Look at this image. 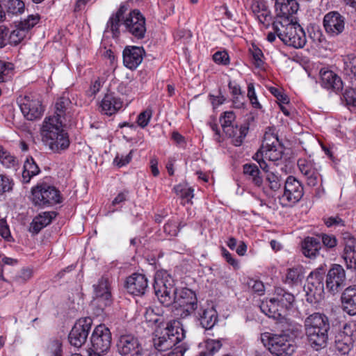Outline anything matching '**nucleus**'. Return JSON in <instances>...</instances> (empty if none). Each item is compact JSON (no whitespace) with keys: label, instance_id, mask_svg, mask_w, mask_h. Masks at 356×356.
Segmentation results:
<instances>
[{"label":"nucleus","instance_id":"22","mask_svg":"<svg viewBox=\"0 0 356 356\" xmlns=\"http://www.w3.org/2000/svg\"><path fill=\"white\" fill-rule=\"evenodd\" d=\"M321 86L335 92H339L343 89V82L341 78L330 70L321 71Z\"/></svg>","mask_w":356,"mask_h":356},{"label":"nucleus","instance_id":"61","mask_svg":"<svg viewBox=\"0 0 356 356\" xmlns=\"http://www.w3.org/2000/svg\"><path fill=\"white\" fill-rule=\"evenodd\" d=\"M39 220L40 218H34L30 224L29 231L33 235L38 234L44 227H46L44 225V223Z\"/></svg>","mask_w":356,"mask_h":356},{"label":"nucleus","instance_id":"4","mask_svg":"<svg viewBox=\"0 0 356 356\" xmlns=\"http://www.w3.org/2000/svg\"><path fill=\"white\" fill-rule=\"evenodd\" d=\"M306 336L311 346L318 350L326 346L330 329L328 318L323 314L314 313L305 320Z\"/></svg>","mask_w":356,"mask_h":356},{"label":"nucleus","instance_id":"26","mask_svg":"<svg viewBox=\"0 0 356 356\" xmlns=\"http://www.w3.org/2000/svg\"><path fill=\"white\" fill-rule=\"evenodd\" d=\"M122 106V102L113 93L106 94L100 104L101 112L107 115H112Z\"/></svg>","mask_w":356,"mask_h":356},{"label":"nucleus","instance_id":"42","mask_svg":"<svg viewBox=\"0 0 356 356\" xmlns=\"http://www.w3.org/2000/svg\"><path fill=\"white\" fill-rule=\"evenodd\" d=\"M317 236L323 245L327 250H333L337 245V239L332 234H320Z\"/></svg>","mask_w":356,"mask_h":356},{"label":"nucleus","instance_id":"40","mask_svg":"<svg viewBox=\"0 0 356 356\" xmlns=\"http://www.w3.org/2000/svg\"><path fill=\"white\" fill-rule=\"evenodd\" d=\"M71 102L68 97H61L58 98L55 104V114L56 115L65 119L66 110Z\"/></svg>","mask_w":356,"mask_h":356},{"label":"nucleus","instance_id":"54","mask_svg":"<svg viewBox=\"0 0 356 356\" xmlns=\"http://www.w3.org/2000/svg\"><path fill=\"white\" fill-rule=\"evenodd\" d=\"M152 111L151 109H146L141 112L137 118V123L140 127H145L147 125L149 120L152 118Z\"/></svg>","mask_w":356,"mask_h":356},{"label":"nucleus","instance_id":"8","mask_svg":"<svg viewBox=\"0 0 356 356\" xmlns=\"http://www.w3.org/2000/svg\"><path fill=\"white\" fill-rule=\"evenodd\" d=\"M17 102L23 115L28 120L40 119L44 112V106L38 95L29 94L19 96Z\"/></svg>","mask_w":356,"mask_h":356},{"label":"nucleus","instance_id":"50","mask_svg":"<svg viewBox=\"0 0 356 356\" xmlns=\"http://www.w3.org/2000/svg\"><path fill=\"white\" fill-rule=\"evenodd\" d=\"M250 51L254 60V65L256 67H261L264 64L263 58L264 54L262 51L258 48L256 45H252L250 49Z\"/></svg>","mask_w":356,"mask_h":356},{"label":"nucleus","instance_id":"39","mask_svg":"<svg viewBox=\"0 0 356 356\" xmlns=\"http://www.w3.org/2000/svg\"><path fill=\"white\" fill-rule=\"evenodd\" d=\"M0 162L6 168L14 167L17 164V159L2 146H0Z\"/></svg>","mask_w":356,"mask_h":356},{"label":"nucleus","instance_id":"41","mask_svg":"<svg viewBox=\"0 0 356 356\" xmlns=\"http://www.w3.org/2000/svg\"><path fill=\"white\" fill-rule=\"evenodd\" d=\"M300 172L305 176L316 170L313 162L306 158H300L297 162Z\"/></svg>","mask_w":356,"mask_h":356},{"label":"nucleus","instance_id":"7","mask_svg":"<svg viewBox=\"0 0 356 356\" xmlns=\"http://www.w3.org/2000/svg\"><path fill=\"white\" fill-rule=\"evenodd\" d=\"M62 201L60 192L55 186L42 184L32 188V202L35 206L52 207Z\"/></svg>","mask_w":356,"mask_h":356},{"label":"nucleus","instance_id":"14","mask_svg":"<svg viewBox=\"0 0 356 356\" xmlns=\"http://www.w3.org/2000/svg\"><path fill=\"white\" fill-rule=\"evenodd\" d=\"M265 157L271 161H277L282 159L284 152V144L279 135H264Z\"/></svg>","mask_w":356,"mask_h":356},{"label":"nucleus","instance_id":"31","mask_svg":"<svg viewBox=\"0 0 356 356\" xmlns=\"http://www.w3.org/2000/svg\"><path fill=\"white\" fill-rule=\"evenodd\" d=\"M200 321L202 327L211 329L218 322V313L214 307L204 309L200 314Z\"/></svg>","mask_w":356,"mask_h":356},{"label":"nucleus","instance_id":"37","mask_svg":"<svg viewBox=\"0 0 356 356\" xmlns=\"http://www.w3.org/2000/svg\"><path fill=\"white\" fill-rule=\"evenodd\" d=\"M342 242L344 245L343 253H348L356 251V238L349 232L341 233Z\"/></svg>","mask_w":356,"mask_h":356},{"label":"nucleus","instance_id":"9","mask_svg":"<svg viewBox=\"0 0 356 356\" xmlns=\"http://www.w3.org/2000/svg\"><path fill=\"white\" fill-rule=\"evenodd\" d=\"M304 195L303 186L293 176H289L285 182L284 193L279 197L280 203L283 207H293L298 202Z\"/></svg>","mask_w":356,"mask_h":356},{"label":"nucleus","instance_id":"53","mask_svg":"<svg viewBox=\"0 0 356 356\" xmlns=\"http://www.w3.org/2000/svg\"><path fill=\"white\" fill-rule=\"evenodd\" d=\"M342 258L345 261L348 268L356 270V251L350 253H342Z\"/></svg>","mask_w":356,"mask_h":356},{"label":"nucleus","instance_id":"63","mask_svg":"<svg viewBox=\"0 0 356 356\" xmlns=\"http://www.w3.org/2000/svg\"><path fill=\"white\" fill-rule=\"evenodd\" d=\"M344 97L348 105L356 107V88L347 90L344 94Z\"/></svg>","mask_w":356,"mask_h":356},{"label":"nucleus","instance_id":"5","mask_svg":"<svg viewBox=\"0 0 356 356\" xmlns=\"http://www.w3.org/2000/svg\"><path fill=\"white\" fill-rule=\"evenodd\" d=\"M273 28L278 38L286 45L296 49L302 48L307 42L306 35L298 23H286L275 21L273 23Z\"/></svg>","mask_w":356,"mask_h":356},{"label":"nucleus","instance_id":"13","mask_svg":"<svg viewBox=\"0 0 356 356\" xmlns=\"http://www.w3.org/2000/svg\"><path fill=\"white\" fill-rule=\"evenodd\" d=\"M92 348L95 351L107 352L111 343V334L104 325L95 327L91 336Z\"/></svg>","mask_w":356,"mask_h":356},{"label":"nucleus","instance_id":"11","mask_svg":"<svg viewBox=\"0 0 356 356\" xmlns=\"http://www.w3.org/2000/svg\"><path fill=\"white\" fill-rule=\"evenodd\" d=\"M116 346L121 356H143L145 353L138 338L132 334H121Z\"/></svg>","mask_w":356,"mask_h":356},{"label":"nucleus","instance_id":"1","mask_svg":"<svg viewBox=\"0 0 356 356\" xmlns=\"http://www.w3.org/2000/svg\"><path fill=\"white\" fill-rule=\"evenodd\" d=\"M153 287L159 301L165 307L172 306L177 317L185 318L197 307L195 293L188 288L177 289L175 280L165 270L156 273Z\"/></svg>","mask_w":356,"mask_h":356},{"label":"nucleus","instance_id":"24","mask_svg":"<svg viewBox=\"0 0 356 356\" xmlns=\"http://www.w3.org/2000/svg\"><path fill=\"white\" fill-rule=\"evenodd\" d=\"M63 118L56 115L46 117L43 121L41 131L46 134H63L65 131Z\"/></svg>","mask_w":356,"mask_h":356},{"label":"nucleus","instance_id":"51","mask_svg":"<svg viewBox=\"0 0 356 356\" xmlns=\"http://www.w3.org/2000/svg\"><path fill=\"white\" fill-rule=\"evenodd\" d=\"M213 61L219 65H227L229 64V56L225 51H218L213 55Z\"/></svg>","mask_w":356,"mask_h":356},{"label":"nucleus","instance_id":"2","mask_svg":"<svg viewBox=\"0 0 356 356\" xmlns=\"http://www.w3.org/2000/svg\"><path fill=\"white\" fill-rule=\"evenodd\" d=\"M144 317L147 322L156 325L153 339L156 349L168 350L185 338V331L179 321L172 320L165 323L162 308L148 307L145 309Z\"/></svg>","mask_w":356,"mask_h":356},{"label":"nucleus","instance_id":"43","mask_svg":"<svg viewBox=\"0 0 356 356\" xmlns=\"http://www.w3.org/2000/svg\"><path fill=\"white\" fill-rule=\"evenodd\" d=\"M47 353L48 356H62V343L59 339H54L50 341L47 348Z\"/></svg>","mask_w":356,"mask_h":356},{"label":"nucleus","instance_id":"49","mask_svg":"<svg viewBox=\"0 0 356 356\" xmlns=\"http://www.w3.org/2000/svg\"><path fill=\"white\" fill-rule=\"evenodd\" d=\"M40 18L39 15H31L26 19L19 22V27L28 32L39 22Z\"/></svg>","mask_w":356,"mask_h":356},{"label":"nucleus","instance_id":"32","mask_svg":"<svg viewBox=\"0 0 356 356\" xmlns=\"http://www.w3.org/2000/svg\"><path fill=\"white\" fill-rule=\"evenodd\" d=\"M40 170L34 159L31 156L27 158L24 162L22 172V182L28 184L32 177L38 175Z\"/></svg>","mask_w":356,"mask_h":356},{"label":"nucleus","instance_id":"47","mask_svg":"<svg viewBox=\"0 0 356 356\" xmlns=\"http://www.w3.org/2000/svg\"><path fill=\"white\" fill-rule=\"evenodd\" d=\"M216 140L220 143L225 138L230 140L231 143L236 147L241 145L246 135H216Z\"/></svg>","mask_w":356,"mask_h":356},{"label":"nucleus","instance_id":"59","mask_svg":"<svg viewBox=\"0 0 356 356\" xmlns=\"http://www.w3.org/2000/svg\"><path fill=\"white\" fill-rule=\"evenodd\" d=\"M248 284L258 295H262L265 291L264 285L260 280L251 279L248 281Z\"/></svg>","mask_w":356,"mask_h":356},{"label":"nucleus","instance_id":"62","mask_svg":"<svg viewBox=\"0 0 356 356\" xmlns=\"http://www.w3.org/2000/svg\"><path fill=\"white\" fill-rule=\"evenodd\" d=\"M39 220L40 218H34L30 224L29 231L33 235L38 234L44 227H46L44 225V223Z\"/></svg>","mask_w":356,"mask_h":356},{"label":"nucleus","instance_id":"29","mask_svg":"<svg viewBox=\"0 0 356 356\" xmlns=\"http://www.w3.org/2000/svg\"><path fill=\"white\" fill-rule=\"evenodd\" d=\"M305 278V269L302 266L297 265L287 269L284 283L290 286L300 285Z\"/></svg>","mask_w":356,"mask_h":356},{"label":"nucleus","instance_id":"27","mask_svg":"<svg viewBox=\"0 0 356 356\" xmlns=\"http://www.w3.org/2000/svg\"><path fill=\"white\" fill-rule=\"evenodd\" d=\"M259 307L261 311L269 318L276 320H280L283 318L284 309L281 307L280 305L274 298L269 300L262 301Z\"/></svg>","mask_w":356,"mask_h":356},{"label":"nucleus","instance_id":"16","mask_svg":"<svg viewBox=\"0 0 356 356\" xmlns=\"http://www.w3.org/2000/svg\"><path fill=\"white\" fill-rule=\"evenodd\" d=\"M298 3L296 0H276L275 9L277 19L275 21L283 22V24L292 22L293 15L298 10Z\"/></svg>","mask_w":356,"mask_h":356},{"label":"nucleus","instance_id":"21","mask_svg":"<svg viewBox=\"0 0 356 356\" xmlns=\"http://www.w3.org/2000/svg\"><path fill=\"white\" fill-rule=\"evenodd\" d=\"M42 140L54 152L67 149L70 141L68 135H42Z\"/></svg>","mask_w":356,"mask_h":356},{"label":"nucleus","instance_id":"15","mask_svg":"<svg viewBox=\"0 0 356 356\" xmlns=\"http://www.w3.org/2000/svg\"><path fill=\"white\" fill-rule=\"evenodd\" d=\"M346 283V273L343 268L339 264H334L329 270L327 279V289L332 293H337Z\"/></svg>","mask_w":356,"mask_h":356},{"label":"nucleus","instance_id":"19","mask_svg":"<svg viewBox=\"0 0 356 356\" xmlns=\"http://www.w3.org/2000/svg\"><path fill=\"white\" fill-rule=\"evenodd\" d=\"M95 299L102 303L101 306L106 307L111 302V291L108 277L102 276L97 284H93Z\"/></svg>","mask_w":356,"mask_h":356},{"label":"nucleus","instance_id":"30","mask_svg":"<svg viewBox=\"0 0 356 356\" xmlns=\"http://www.w3.org/2000/svg\"><path fill=\"white\" fill-rule=\"evenodd\" d=\"M355 339L352 335H348L344 332L339 333L336 337L335 348L342 355L348 354L353 348Z\"/></svg>","mask_w":356,"mask_h":356},{"label":"nucleus","instance_id":"35","mask_svg":"<svg viewBox=\"0 0 356 356\" xmlns=\"http://www.w3.org/2000/svg\"><path fill=\"white\" fill-rule=\"evenodd\" d=\"M8 16L22 14L24 11L25 5L21 0H7L3 3Z\"/></svg>","mask_w":356,"mask_h":356},{"label":"nucleus","instance_id":"60","mask_svg":"<svg viewBox=\"0 0 356 356\" xmlns=\"http://www.w3.org/2000/svg\"><path fill=\"white\" fill-rule=\"evenodd\" d=\"M269 90L277 98L279 104H286L289 102L287 95L284 94L279 88L271 87Z\"/></svg>","mask_w":356,"mask_h":356},{"label":"nucleus","instance_id":"58","mask_svg":"<svg viewBox=\"0 0 356 356\" xmlns=\"http://www.w3.org/2000/svg\"><path fill=\"white\" fill-rule=\"evenodd\" d=\"M248 97L250 99L252 105L254 108H261V105L257 100V97L254 90V86L252 83L248 85Z\"/></svg>","mask_w":356,"mask_h":356},{"label":"nucleus","instance_id":"56","mask_svg":"<svg viewBox=\"0 0 356 356\" xmlns=\"http://www.w3.org/2000/svg\"><path fill=\"white\" fill-rule=\"evenodd\" d=\"M163 230L168 235L175 236L177 235L180 228L176 222L169 221L164 225Z\"/></svg>","mask_w":356,"mask_h":356},{"label":"nucleus","instance_id":"6","mask_svg":"<svg viewBox=\"0 0 356 356\" xmlns=\"http://www.w3.org/2000/svg\"><path fill=\"white\" fill-rule=\"evenodd\" d=\"M261 341L275 356H289L296 350L293 341L286 334L264 332L261 334Z\"/></svg>","mask_w":356,"mask_h":356},{"label":"nucleus","instance_id":"45","mask_svg":"<svg viewBox=\"0 0 356 356\" xmlns=\"http://www.w3.org/2000/svg\"><path fill=\"white\" fill-rule=\"evenodd\" d=\"M222 346L221 340L209 339L204 341V349L209 353H211V356H213L216 353L219 351Z\"/></svg>","mask_w":356,"mask_h":356},{"label":"nucleus","instance_id":"46","mask_svg":"<svg viewBox=\"0 0 356 356\" xmlns=\"http://www.w3.org/2000/svg\"><path fill=\"white\" fill-rule=\"evenodd\" d=\"M26 33L27 32L24 30V29L19 27V24H18L15 30L10 31L8 40H10L11 43L17 44L24 38Z\"/></svg>","mask_w":356,"mask_h":356},{"label":"nucleus","instance_id":"64","mask_svg":"<svg viewBox=\"0 0 356 356\" xmlns=\"http://www.w3.org/2000/svg\"><path fill=\"white\" fill-rule=\"evenodd\" d=\"M305 177L306 178L307 184L308 186H315L318 183L320 179V174L317 171V170H315L314 171L308 174V175H305Z\"/></svg>","mask_w":356,"mask_h":356},{"label":"nucleus","instance_id":"25","mask_svg":"<svg viewBox=\"0 0 356 356\" xmlns=\"http://www.w3.org/2000/svg\"><path fill=\"white\" fill-rule=\"evenodd\" d=\"M342 307L349 315L356 314V286H349L341 295Z\"/></svg>","mask_w":356,"mask_h":356},{"label":"nucleus","instance_id":"52","mask_svg":"<svg viewBox=\"0 0 356 356\" xmlns=\"http://www.w3.org/2000/svg\"><path fill=\"white\" fill-rule=\"evenodd\" d=\"M175 191L177 194L180 195L182 198L186 199L187 200L193 197V189L191 188L178 185L175 187Z\"/></svg>","mask_w":356,"mask_h":356},{"label":"nucleus","instance_id":"3","mask_svg":"<svg viewBox=\"0 0 356 356\" xmlns=\"http://www.w3.org/2000/svg\"><path fill=\"white\" fill-rule=\"evenodd\" d=\"M127 10V6L120 5L107 22L106 30L112 33L113 38H118L121 33L120 28L122 26L123 31L131 35L135 39H143L147 31L145 17L137 9L126 14Z\"/></svg>","mask_w":356,"mask_h":356},{"label":"nucleus","instance_id":"23","mask_svg":"<svg viewBox=\"0 0 356 356\" xmlns=\"http://www.w3.org/2000/svg\"><path fill=\"white\" fill-rule=\"evenodd\" d=\"M302 252L306 257L315 259L322 248L321 243L318 236H307L304 238L301 243Z\"/></svg>","mask_w":356,"mask_h":356},{"label":"nucleus","instance_id":"55","mask_svg":"<svg viewBox=\"0 0 356 356\" xmlns=\"http://www.w3.org/2000/svg\"><path fill=\"white\" fill-rule=\"evenodd\" d=\"M0 236L7 241H13L9 227L6 220L3 218L0 219Z\"/></svg>","mask_w":356,"mask_h":356},{"label":"nucleus","instance_id":"34","mask_svg":"<svg viewBox=\"0 0 356 356\" xmlns=\"http://www.w3.org/2000/svg\"><path fill=\"white\" fill-rule=\"evenodd\" d=\"M343 73L351 80H356V56L353 54L343 58Z\"/></svg>","mask_w":356,"mask_h":356},{"label":"nucleus","instance_id":"57","mask_svg":"<svg viewBox=\"0 0 356 356\" xmlns=\"http://www.w3.org/2000/svg\"><path fill=\"white\" fill-rule=\"evenodd\" d=\"M57 213L55 211H45L40 213L38 216L35 217V218H40V221L44 223L46 227L49 225L52 220L56 218Z\"/></svg>","mask_w":356,"mask_h":356},{"label":"nucleus","instance_id":"17","mask_svg":"<svg viewBox=\"0 0 356 356\" xmlns=\"http://www.w3.org/2000/svg\"><path fill=\"white\" fill-rule=\"evenodd\" d=\"M124 65L131 70H136L142 63L145 54L143 47L136 46H127L123 50Z\"/></svg>","mask_w":356,"mask_h":356},{"label":"nucleus","instance_id":"18","mask_svg":"<svg viewBox=\"0 0 356 356\" xmlns=\"http://www.w3.org/2000/svg\"><path fill=\"white\" fill-rule=\"evenodd\" d=\"M323 26L328 34L332 36L338 35L344 30V17L338 12H330L324 17Z\"/></svg>","mask_w":356,"mask_h":356},{"label":"nucleus","instance_id":"38","mask_svg":"<svg viewBox=\"0 0 356 356\" xmlns=\"http://www.w3.org/2000/svg\"><path fill=\"white\" fill-rule=\"evenodd\" d=\"M13 64L0 60V83L9 81L13 76Z\"/></svg>","mask_w":356,"mask_h":356},{"label":"nucleus","instance_id":"33","mask_svg":"<svg viewBox=\"0 0 356 356\" xmlns=\"http://www.w3.org/2000/svg\"><path fill=\"white\" fill-rule=\"evenodd\" d=\"M235 120L236 115L232 111H225L220 115L219 121L225 134L234 131Z\"/></svg>","mask_w":356,"mask_h":356},{"label":"nucleus","instance_id":"36","mask_svg":"<svg viewBox=\"0 0 356 356\" xmlns=\"http://www.w3.org/2000/svg\"><path fill=\"white\" fill-rule=\"evenodd\" d=\"M275 293V300L284 309L291 306L294 302V296L291 293L285 291L282 289H276Z\"/></svg>","mask_w":356,"mask_h":356},{"label":"nucleus","instance_id":"12","mask_svg":"<svg viewBox=\"0 0 356 356\" xmlns=\"http://www.w3.org/2000/svg\"><path fill=\"white\" fill-rule=\"evenodd\" d=\"M92 320L90 317L79 319L71 330L68 339L71 345L79 348L85 343L90 331Z\"/></svg>","mask_w":356,"mask_h":356},{"label":"nucleus","instance_id":"10","mask_svg":"<svg viewBox=\"0 0 356 356\" xmlns=\"http://www.w3.org/2000/svg\"><path fill=\"white\" fill-rule=\"evenodd\" d=\"M324 277L320 272H312L305 286L306 300L311 304L319 302L324 297Z\"/></svg>","mask_w":356,"mask_h":356},{"label":"nucleus","instance_id":"44","mask_svg":"<svg viewBox=\"0 0 356 356\" xmlns=\"http://www.w3.org/2000/svg\"><path fill=\"white\" fill-rule=\"evenodd\" d=\"M266 180L268 182V187L273 191H278L282 186L281 177L273 172L266 174Z\"/></svg>","mask_w":356,"mask_h":356},{"label":"nucleus","instance_id":"48","mask_svg":"<svg viewBox=\"0 0 356 356\" xmlns=\"http://www.w3.org/2000/svg\"><path fill=\"white\" fill-rule=\"evenodd\" d=\"M14 182L8 176L0 175V195L12 191Z\"/></svg>","mask_w":356,"mask_h":356},{"label":"nucleus","instance_id":"20","mask_svg":"<svg viewBox=\"0 0 356 356\" xmlns=\"http://www.w3.org/2000/svg\"><path fill=\"white\" fill-rule=\"evenodd\" d=\"M125 287L127 291L132 295H143L148 287L147 279L143 274L134 273L127 278Z\"/></svg>","mask_w":356,"mask_h":356},{"label":"nucleus","instance_id":"28","mask_svg":"<svg viewBox=\"0 0 356 356\" xmlns=\"http://www.w3.org/2000/svg\"><path fill=\"white\" fill-rule=\"evenodd\" d=\"M243 173L245 179L257 187H261L264 183L263 176L258 166L254 163H246L243 165Z\"/></svg>","mask_w":356,"mask_h":356}]
</instances>
